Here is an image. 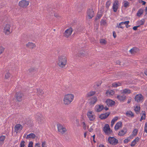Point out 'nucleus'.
Here are the masks:
<instances>
[{"mask_svg":"<svg viewBox=\"0 0 147 147\" xmlns=\"http://www.w3.org/2000/svg\"><path fill=\"white\" fill-rule=\"evenodd\" d=\"M42 116V114L40 113H38L36 114V117L37 119L41 118Z\"/></svg>","mask_w":147,"mask_h":147,"instance_id":"obj_38","label":"nucleus"},{"mask_svg":"<svg viewBox=\"0 0 147 147\" xmlns=\"http://www.w3.org/2000/svg\"><path fill=\"white\" fill-rule=\"evenodd\" d=\"M102 16V15L100 14H98L97 16L95 18V20L96 21L97 20L99 19Z\"/></svg>","mask_w":147,"mask_h":147,"instance_id":"obj_45","label":"nucleus"},{"mask_svg":"<svg viewBox=\"0 0 147 147\" xmlns=\"http://www.w3.org/2000/svg\"><path fill=\"white\" fill-rule=\"evenodd\" d=\"M143 13V10L142 9H140L138 11L137 13V15L138 16L140 17Z\"/></svg>","mask_w":147,"mask_h":147,"instance_id":"obj_31","label":"nucleus"},{"mask_svg":"<svg viewBox=\"0 0 147 147\" xmlns=\"http://www.w3.org/2000/svg\"><path fill=\"white\" fill-rule=\"evenodd\" d=\"M37 69L35 67H31L29 69L28 71L30 73L32 74V73H36L37 71Z\"/></svg>","mask_w":147,"mask_h":147,"instance_id":"obj_20","label":"nucleus"},{"mask_svg":"<svg viewBox=\"0 0 147 147\" xmlns=\"http://www.w3.org/2000/svg\"><path fill=\"white\" fill-rule=\"evenodd\" d=\"M82 123L83 126V128L84 130H85L86 129V124L85 123V122L83 121L82 122Z\"/></svg>","mask_w":147,"mask_h":147,"instance_id":"obj_56","label":"nucleus"},{"mask_svg":"<svg viewBox=\"0 0 147 147\" xmlns=\"http://www.w3.org/2000/svg\"><path fill=\"white\" fill-rule=\"evenodd\" d=\"M127 132V129L126 128H123V129L120 130L118 134V135L120 136H124L126 134Z\"/></svg>","mask_w":147,"mask_h":147,"instance_id":"obj_17","label":"nucleus"},{"mask_svg":"<svg viewBox=\"0 0 147 147\" xmlns=\"http://www.w3.org/2000/svg\"><path fill=\"white\" fill-rule=\"evenodd\" d=\"M92 96V90H91L90 92L88 93L87 94V97L88 98Z\"/></svg>","mask_w":147,"mask_h":147,"instance_id":"obj_54","label":"nucleus"},{"mask_svg":"<svg viewBox=\"0 0 147 147\" xmlns=\"http://www.w3.org/2000/svg\"><path fill=\"white\" fill-rule=\"evenodd\" d=\"M10 77V73L8 71L5 74V79H7Z\"/></svg>","mask_w":147,"mask_h":147,"instance_id":"obj_36","label":"nucleus"},{"mask_svg":"<svg viewBox=\"0 0 147 147\" xmlns=\"http://www.w3.org/2000/svg\"><path fill=\"white\" fill-rule=\"evenodd\" d=\"M5 48L1 46H0V55L4 51Z\"/></svg>","mask_w":147,"mask_h":147,"instance_id":"obj_47","label":"nucleus"},{"mask_svg":"<svg viewBox=\"0 0 147 147\" xmlns=\"http://www.w3.org/2000/svg\"><path fill=\"white\" fill-rule=\"evenodd\" d=\"M145 117H143V116H142L141 117L140 121H142V120H145Z\"/></svg>","mask_w":147,"mask_h":147,"instance_id":"obj_60","label":"nucleus"},{"mask_svg":"<svg viewBox=\"0 0 147 147\" xmlns=\"http://www.w3.org/2000/svg\"><path fill=\"white\" fill-rule=\"evenodd\" d=\"M126 115L128 117H133L134 116V113L131 111H127L126 113Z\"/></svg>","mask_w":147,"mask_h":147,"instance_id":"obj_27","label":"nucleus"},{"mask_svg":"<svg viewBox=\"0 0 147 147\" xmlns=\"http://www.w3.org/2000/svg\"><path fill=\"white\" fill-rule=\"evenodd\" d=\"M140 26H135L133 28V29L134 30H137L138 28Z\"/></svg>","mask_w":147,"mask_h":147,"instance_id":"obj_58","label":"nucleus"},{"mask_svg":"<svg viewBox=\"0 0 147 147\" xmlns=\"http://www.w3.org/2000/svg\"><path fill=\"white\" fill-rule=\"evenodd\" d=\"M29 1L26 0H22L19 2L18 5L20 7L22 8L26 7L29 5Z\"/></svg>","mask_w":147,"mask_h":147,"instance_id":"obj_7","label":"nucleus"},{"mask_svg":"<svg viewBox=\"0 0 147 147\" xmlns=\"http://www.w3.org/2000/svg\"><path fill=\"white\" fill-rule=\"evenodd\" d=\"M118 117H115L114 118L112 119V121H111V126L112 127L114 124L115 123L116 121L118 119Z\"/></svg>","mask_w":147,"mask_h":147,"instance_id":"obj_30","label":"nucleus"},{"mask_svg":"<svg viewBox=\"0 0 147 147\" xmlns=\"http://www.w3.org/2000/svg\"><path fill=\"white\" fill-rule=\"evenodd\" d=\"M119 1L118 0H115L113 3V9L114 12H116L118 8Z\"/></svg>","mask_w":147,"mask_h":147,"instance_id":"obj_9","label":"nucleus"},{"mask_svg":"<svg viewBox=\"0 0 147 147\" xmlns=\"http://www.w3.org/2000/svg\"><path fill=\"white\" fill-rule=\"evenodd\" d=\"M88 103L90 104V105H92V98H90V99H88Z\"/></svg>","mask_w":147,"mask_h":147,"instance_id":"obj_57","label":"nucleus"},{"mask_svg":"<svg viewBox=\"0 0 147 147\" xmlns=\"http://www.w3.org/2000/svg\"><path fill=\"white\" fill-rule=\"evenodd\" d=\"M129 141V140L127 138L125 139L124 140V143L126 144Z\"/></svg>","mask_w":147,"mask_h":147,"instance_id":"obj_59","label":"nucleus"},{"mask_svg":"<svg viewBox=\"0 0 147 147\" xmlns=\"http://www.w3.org/2000/svg\"><path fill=\"white\" fill-rule=\"evenodd\" d=\"M140 107H138V106H137L136 107V108L134 109L135 111L136 112V113L137 114H138V113H137V112H138V113H139L140 112Z\"/></svg>","mask_w":147,"mask_h":147,"instance_id":"obj_39","label":"nucleus"},{"mask_svg":"<svg viewBox=\"0 0 147 147\" xmlns=\"http://www.w3.org/2000/svg\"><path fill=\"white\" fill-rule=\"evenodd\" d=\"M111 4V2L110 0H108L106 3V7L109 8V6Z\"/></svg>","mask_w":147,"mask_h":147,"instance_id":"obj_41","label":"nucleus"},{"mask_svg":"<svg viewBox=\"0 0 147 147\" xmlns=\"http://www.w3.org/2000/svg\"><path fill=\"white\" fill-rule=\"evenodd\" d=\"M23 93L18 92H16L14 97H15V100L16 102H21L22 100L23 96H24Z\"/></svg>","mask_w":147,"mask_h":147,"instance_id":"obj_3","label":"nucleus"},{"mask_svg":"<svg viewBox=\"0 0 147 147\" xmlns=\"http://www.w3.org/2000/svg\"><path fill=\"white\" fill-rule=\"evenodd\" d=\"M54 16L56 18H57L59 17L58 14H57V13H55L54 14Z\"/></svg>","mask_w":147,"mask_h":147,"instance_id":"obj_63","label":"nucleus"},{"mask_svg":"<svg viewBox=\"0 0 147 147\" xmlns=\"http://www.w3.org/2000/svg\"><path fill=\"white\" fill-rule=\"evenodd\" d=\"M46 142L45 141H44L42 142V147H46L47 146H46Z\"/></svg>","mask_w":147,"mask_h":147,"instance_id":"obj_55","label":"nucleus"},{"mask_svg":"<svg viewBox=\"0 0 147 147\" xmlns=\"http://www.w3.org/2000/svg\"><path fill=\"white\" fill-rule=\"evenodd\" d=\"M104 108V106L102 105H97L95 107V109L97 112H100Z\"/></svg>","mask_w":147,"mask_h":147,"instance_id":"obj_12","label":"nucleus"},{"mask_svg":"<svg viewBox=\"0 0 147 147\" xmlns=\"http://www.w3.org/2000/svg\"><path fill=\"white\" fill-rule=\"evenodd\" d=\"M110 129L109 125L108 124H106L104 127L103 130L105 133L107 132L108 130Z\"/></svg>","mask_w":147,"mask_h":147,"instance_id":"obj_25","label":"nucleus"},{"mask_svg":"<svg viewBox=\"0 0 147 147\" xmlns=\"http://www.w3.org/2000/svg\"><path fill=\"white\" fill-rule=\"evenodd\" d=\"M87 53H86L85 51L83 50H81L79 51L78 53L76 55V57H84L86 55Z\"/></svg>","mask_w":147,"mask_h":147,"instance_id":"obj_11","label":"nucleus"},{"mask_svg":"<svg viewBox=\"0 0 147 147\" xmlns=\"http://www.w3.org/2000/svg\"><path fill=\"white\" fill-rule=\"evenodd\" d=\"M129 3L127 1H125V3L124 4V7H127L129 6Z\"/></svg>","mask_w":147,"mask_h":147,"instance_id":"obj_46","label":"nucleus"},{"mask_svg":"<svg viewBox=\"0 0 147 147\" xmlns=\"http://www.w3.org/2000/svg\"><path fill=\"white\" fill-rule=\"evenodd\" d=\"M3 32L4 33L5 35H8L11 33L10 32V29H3Z\"/></svg>","mask_w":147,"mask_h":147,"instance_id":"obj_35","label":"nucleus"},{"mask_svg":"<svg viewBox=\"0 0 147 147\" xmlns=\"http://www.w3.org/2000/svg\"><path fill=\"white\" fill-rule=\"evenodd\" d=\"M113 132V131H112V130H111L110 129H110L109 130H108L107 131V132H105V133L107 135H110V134H111V133H112Z\"/></svg>","mask_w":147,"mask_h":147,"instance_id":"obj_50","label":"nucleus"},{"mask_svg":"<svg viewBox=\"0 0 147 147\" xmlns=\"http://www.w3.org/2000/svg\"><path fill=\"white\" fill-rule=\"evenodd\" d=\"M144 131L146 133H147V122L146 123L145 126L144 127Z\"/></svg>","mask_w":147,"mask_h":147,"instance_id":"obj_53","label":"nucleus"},{"mask_svg":"<svg viewBox=\"0 0 147 147\" xmlns=\"http://www.w3.org/2000/svg\"><path fill=\"white\" fill-rule=\"evenodd\" d=\"M21 127V125L20 124H16L14 127V132L17 133V131L20 129Z\"/></svg>","mask_w":147,"mask_h":147,"instance_id":"obj_23","label":"nucleus"},{"mask_svg":"<svg viewBox=\"0 0 147 147\" xmlns=\"http://www.w3.org/2000/svg\"><path fill=\"white\" fill-rule=\"evenodd\" d=\"M143 96L141 94H137L135 96L134 99L138 102L142 101L143 100Z\"/></svg>","mask_w":147,"mask_h":147,"instance_id":"obj_10","label":"nucleus"},{"mask_svg":"<svg viewBox=\"0 0 147 147\" xmlns=\"http://www.w3.org/2000/svg\"><path fill=\"white\" fill-rule=\"evenodd\" d=\"M5 136L2 135L0 136V141L3 142L5 138ZM3 144L0 142V145H2Z\"/></svg>","mask_w":147,"mask_h":147,"instance_id":"obj_33","label":"nucleus"},{"mask_svg":"<svg viewBox=\"0 0 147 147\" xmlns=\"http://www.w3.org/2000/svg\"><path fill=\"white\" fill-rule=\"evenodd\" d=\"M138 130L137 129H135L132 132L133 135L136 136L137 135L138 133Z\"/></svg>","mask_w":147,"mask_h":147,"instance_id":"obj_42","label":"nucleus"},{"mask_svg":"<svg viewBox=\"0 0 147 147\" xmlns=\"http://www.w3.org/2000/svg\"><path fill=\"white\" fill-rule=\"evenodd\" d=\"M35 146L36 147H40V143L39 142L36 143L35 144Z\"/></svg>","mask_w":147,"mask_h":147,"instance_id":"obj_61","label":"nucleus"},{"mask_svg":"<svg viewBox=\"0 0 147 147\" xmlns=\"http://www.w3.org/2000/svg\"><path fill=\"white\" fill-rule=\"evenodd\" d=\"M129 23V21H127L124 22H122L120 23L118 25H117V27L118 28H121L123 29V26H120V25H124V24H125V25H128Z\"/></svg>","mask_w":147,"mask_h":147,"instance_id":"obj_18","label":"nucleus"},{"mask_svg":"<svg viewBox=\"0 0 147 147\" xmlns=\"http://www.w3.org/2000/svg\"><path fill=\"white\" fill-rule=\"evenodd\" d=\"M102 82L101 81H99L98 82H96L95 84L96 86L97 87H98L101 85Z\"/></svg>","mask_w":147,"mask_h":147,"instance_id":"obj_51","label":"nucleus"},{"mask_svg":"<svg viewBox=\"0 0 147 147\" xmlns=\"http://www.w3.org/2000/svg\"><path fill=\"white\" fill-rule=\"evenodd\" d=\"M87 115L89 120L91 121H92V111H88L87 113Z\"/></svg>","mask_w":147,"mask_h":147,"instance_id":"obj_26","label":"nucleus"},{"mask_svg":"<svg viewBox=\"0 0 147 147\" xmlns=\"http://www.w3.org/2000/svg\"><path fill=\"white\" fill-rule=\"evenodd\" d=\"M10 25L9 24H7L4 27V29H10Z\"/></svg>","mask_w":147,"mask_h":147,"instance_id":"obj_49","label":"nucleus"},{"mask_svg":"<svg viewBox=\"0 0 147 147\" xmlns=\"http://www.w3.org/2000/svg\"><path fill=\"white\" fill-rule=\"evenodd\" d=\"M97 101V98L96 96L92 97V104H94Z\"/></svg>","mask_w":147,"mask_h":147,"instance_id":"obj_40","label":"nucleus"},{"mask_svg":"<svg viewBox=\"0 0 147 147\" xmlns=\"http://www.w3.org/2000/svg\"><path fill=\"white\" fill-rule=\"evenodd\" d=\"M139 49L136 47H134L131 49L129 52L131 54L134 53H136L138 51Z\"/></svg>","mask_w":147,"mask_h":147,"instance_id":"obj_28","label":"nucleus"},{"mask_svg":"<svg viewBox=\"0 0 147 147\" xmlns=\"http://www.w3.org/2000/svg\"><path fill=\"white\" fill-rule=\"evenodd\" d=\"M99 147H105V146L104 145L100 144L99 146Z\"/></svg>","mask_w":147,"mask_h":147,"instance_id":"obj_64","label":"nucleus"},{"mask_svg":"<svg viewBox=\"0 0 147 147\" xmlns=\"http://www.w3.org/2000/svg\"><path fill=\"white\" fill-rule=\"evenodd\" d=\"M111 113L110 112L106 113H105L101 114L100 116L99 117L101 119H104L107 118Z\"/></svg>","mask_w":147,"mask_h":147,"instance_id":"obj_14","label":"nucleus"},{"mask_svg":"<svg viewBox=\"0 0 147 147\" xmlns=\"http://www.w3.org/2000/svg\"><path fill=\"white\" fill-rule=\"evenodd\" d=\"M100 42L101 44H105L107 42L104 39H102L100 40Z\"/></svg>","mask_w":147,"mask_h":147,"instance_id":"obj_52","label":"nucleus"},{"mask_svg":"<svg viewBox=\"0 0 147 147\" xmlns=\"http://www.w3.org/2000/svg\"><path fill=\"white\" fill-rule=\"evenodd\" d=\"M23 124L24 126L27 125V126L26 127H30L31 129H32L34 126L33 121L32 120L29 119L26 120L25 121H24Z\"/></svg>","mask_w":147,"mask_h":147,"instance_id":"obj_5","label":"nucleus"},{"mask_svg":"<svg viewBox=\"0 0 147 147\" xmlns=\"http://www.w3.org/2000/svg\"><path fill=\"white\" fill-rule=\"evenodd\" d=\"M117 98L121 102H123L126 100V96L124 94L122 95H118Z\"/></svg>","mask_w":147,"mask_h":147,"instance_id":"obj_15","label":"nucleus"},{"mask_svg":"<svg viewBox=\"0 0 147 147\" xmlns=\"http://www.w3.org/2000/svg\"><path fill=\"white\" fill-rule=\"evenodd\" d=\"M131 93L130 90L128 89H125L123 90L122 92L123 94H129Z\"/></svg>","mask_w":147,"mask_h":147,"instance_id":"obj_32","label":"nucleus"},{"mask_svg":"<svg viewBox=\"0 0 147 147\" xmlns=\"http://www.w3.org/2000/svg\"><path fill=\"white\" fill-rule=\"evenodd\" d=\"M144 22L145 20L144 19H143L142 20L140 21L139 22L138 24H139V25L138 26H140L141 25H144Z\"/></svg>","mask_w":147,"mask_h":147,"instance_id":"obj_43","label":"nucleus"},{"mask_svg":"<svg viewBox=\"0 0 147 147\" xmlns=\"http://www.w3.org/2000/svg\"><path fill=\"white\" fill-rule=\"evenodd\" d=\"M36 137V136L34 133H31L28 135H27L26 138L27 139L31 138H32V139H34Z\"/></svg>","mask_w":147,"mask_h":147,"instance_id":"obj_19","label":"nucleus"},{"mask_svg":"<svg viewBox=\"0 0 147 147\" xmlns=\"http://www.w3.org/2000/svg\"><path fill=\"white\" fill-rule=\"evenodd\" d=\"M100 24L102 25L105 26L107 24L106 21L105 20L102 19L100 22Z\"/></svg>","mask_w":147,"mask_h":147,"instance_id":"obj_37","label":"nucleus"},{"mask_svg":"<svg viewBox=\"0 0 147 147\" xmlns=\"http://www.w3.org/2000/svg\"><path fill=\"white\" fill-rule=\"evenodd\" d=\"M26 47L31 49H33L35 47H36L35 44L32 42H29L28 43L26 44Z\"/></svg>","mask_w":147,"mask_h":147,"instance_id":"obj_16","label":"nucleus"},{"mask_svg":"<svg viewBox=\"0 0 147 147\" xmlns=\"http://www.w3.org/2000/svg\"><path fill=\"white\" fill-rule=\"evenodd\" d=\"M109 143L112 145H115L118 143V140L114 137L109 136L108 139Z\"/></svg>","mask_w":147,"mask_h":147,"instance_id":"obj_4","label":"nucleus"},{"mask_svg":"<svg viewBox=\"0 0 147 147\" xmlns=\"http://www.w3.org/2000/svg\"><path fill=\"white\" fill-rule=\"evenodd\" d=\"M139 138L138 137H136L135 139L132 142L130 145L132 146H134L136 144V142L139 141Z\"/></svg>","mask_w":147,"mask_h":147,"instance_id":"obj_22","label":"nucleus"},{"mask_svg":"<svg viewBox=\"0 0 147 147\" xmlns=\"http://www.w3.org/2000/svg\"><path fill=\"white\" fill-rule=\"evenodd\" d=\"M58 130V131L60 132L62 134L65 133V132L67 131L65 128L63 127L61 124H57Z\"/></svg>","mask_w":147,"mask_h":147,"instance_id":"obj_8","label":"nucleus"},{"mask_svg":"<svg viewBox=\"0 0 147 147\" xmlns=\"http://www.w3.org/2000/svg\"><path fill=\"white\" fill-rule=\"evenodd\" d=\"M91 13L90 8H89L87 11V18L89 19L92 18V16L91 15Z\"/></svg>","mask_w":147,"mask_h":147,"instance_id":"obj_24","label":"nucleus"},{"mask_svg":"<svg viewBox=\"0 0 147 147\" xmlns=\"http://www.w3.org/2000/svg\"><path fill=\"white\" fill-rule=\"evenodd\" d=\"M58 59V65L62 68L65 67L67 64V58L66 57L63 55L59 56Z\"/></svg>","mask_w":147,"mask_h":147,"instance_id":"obj_1","label":"nucleus"},{"mask_svg":"<svg viewBox=\"0 0 147 147\" xmlns=\"http://www.w3.org/2000/svg\"><path fill=\"white\" fill-rule=\"evenodd\" d=\"M105 102L109 107H112L114 105L115 103V101L110 99L107 100Z\"/></svg>","mask_w":147,"mask_h":147,"instance_id":"obj_13","label":"nucleus"},{"mask_svg":"<svg viewBox=\"0 0 147 147\" xmlns=\"http://www.w3.org/2000/svg\"><path fill=\"white\" fill-rule=\"evenodd\" d=\"M28 147H33V142L32 141H30L28 145Z\"/></svg>","mask_w":147,"mask_h":147,"instance_id":"obj_48","label":"nucleus"},{"mask_svg":"<svg viewBox=\"0 0 147 147\" xmlns=\"http://www.w3.org/2000/svg\"><path fill=\"white\" fill-rule=\"evenodd\" d=\"M113 36L114 38H115L116 37V34L115 31L113 32Z\"/></svg>","mask_w":147,"mask_h":147,"instance_id":"obj_62","label":"nucleus"},{"mask_svg":"<svg viewBox=\"0 0 147 147\" xmlns=\"http://www.w3.org/2000/svg\"><path fill=\"white\" fill-rule=\"evenodd\" d=\"M25 142L24 141L22 140L21 141L20 144V147H24L25 146Z\"/></svg>","mask_w":147,"mask_h":147,"instance_id":"obj_44","label":"nucleus"},{"mask_svg":"<svg viewBox=\"0 0 147 147\" xmlns=\"http://www.w3.org/2000/svg\"><path fill=\"white\" fill-rule=\"evenodd\" d=\"M74 98V96L72 94H69L66 95L63 98L64 104L67 105L70 104Z\"/></svg>","mask_w":147,"mask_h":147,"instance_id":"obj_2","label":"nucleus"},{"mask_svg":"<svg viewBox=\"0 0 147 147\" xmlns=\"http://www.w3.org/2000/svg\"><path fill=\"white\" fill-rule=\"evenodd\" d=\"M73 31L72 28L71 27L66 30L63 33V36L67 38L71 35Z\"/></svg>","mask_w":147,"mask_h":147,"instance_id":"obj_6","label":"nucleus"},{"mask_svg":"<svg viewBox=\"0 0 147 147\" xmlns=\"http://www.w3.org/2000/svg\"><path fill=\"white\" fill-rule=\"evenodd\" d=\"M122 125V122L121 121L117 122L115 127V129L116 130H117L121 127Z\"/></svg>","mask_w":147,"mask_h":147,"instance_id":"obj_21","label":"nucleus"},{"mask_svg":"<svg viewBox=\"0 0 147 147\" xmlns=\"http://www.w3.org/2000/svg\"><path fill=\"white\" fill-rule=\"evenodd\" d=\"M114 92L111 90L110 91H109V90H107V91L106 92V94L107 95H113L114 94Z\"/></svg>","mask_w":147,"mask_h":147,"instance_id":"obj_34","label":"nucleus"},{"mask_svg":"<svg viewBox=\"0 0 147 147\" xmlns=\"http://www.w3.org/2000/svg\"><path fill=\"white\" fill-rule=\"evenodd\" d=\"M121 83H120L119 82H118L117 83H116V82L114 83H113L112 84V86L113 87L116 88V87H117L118 86H121Z\"/></svg>","mask_w":147,"mask_h":147,"instance_id":"obj_29","label":"nucleus"}]
</instances>
